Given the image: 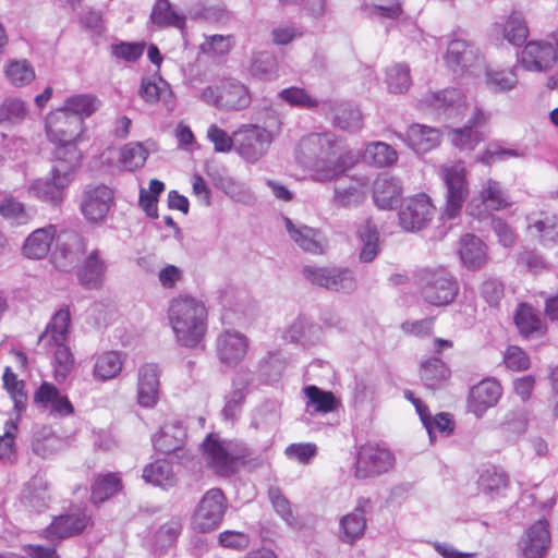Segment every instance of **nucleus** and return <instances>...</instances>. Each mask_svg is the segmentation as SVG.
Returning <instances> with one entry per match:
<instances>
[{"label": "nucleus", "instance_id": "1", "mask_svg": "<svg viewBox=\"0 0 558 558\" xmlns=\"http://www.w3.org/2000/svg\"><path fill=\"white\" fill-rule=\"evenodd\" d=\"M296 161L314 171L318 182L338 180L349 168L345 156H337L331 133H312L301 138L295 150Z\"/></svg>", "mask_w": 558, "mask_h": 558}, {"label": "nucleus", "instance_id": "2", "mask_svg": "<svg viewBox=\"0 0 558 558\" xmlns=\"http://www.w3.org/2000/svg\"><path fill=\"white\" fill-rule=\"evenodd\" d=\"M207 310L204 303L189 295H180L171 301L169 319L179 343L195 348L206 331Z\"/></svg>", "mask_w": 558, "mask_h": 558}, {"label": "nucleus", "instance_id": "3", "mask_svg": "<svg viewBox=\"0 0 558 558\" xmlns=\"http://www.w3.org/2000/svg\"><path fill=\"white\" fill-rule=\"evenodd\" d=\"M80 166L78 155L74 150H71L69 159L53 157L49 177L32 181L28 193L41 202L59 206L64 201L66 190Z\"/></svg>", "mask_w": 558, "mask_h": 558}, {"label": "nucleus", "instance_id": "4", "mask_svg": "<svg viewBox=\"0 0 558 558\" xmlns=\"http://www.w3.org/2000/svg\"><path fill=\"white\" fill-rule=\"evenodd\" d=\"M84 121L77 114L69 112L63 108L51 112L46 120V132L48 138L56 144L53 157L69 159L71 150L78 155L81 163L82 154L76 147V140L81 136Z\"/></svg>", "mask_w": 558, "mask_h": 558}, {"label": "nucleus", "instance_id": "5", "mask_svg": "<svg viewBox=\"0 0 558 558\" xmlns=\"http://www.w3.org/2000/svg\"><path fill=\"white\" fill-rule=\"evenodd\" d=\"M417 286L422 299L433 306L452 303L459 292L457 279L442 267L421 270L417 275Z\"/></svg>", "mask_w": 558, "mask_h": 558}, {"label": "nucleus", "instance_id": "6", "mask_svg": "<svg viewBox=\"0 0 558 558\" xmlns=\"http://www.w3.org/2000/svg\"><path fill=\"white\" fill-rule=\"evenodd\" d=\"M206 465L217 475L231 476L235 473L242 450L232 440H222L217 434H208L201 445Z\"/></svg>", "mask_w": 558, "mask_h": 558}, {"label": "nucleus", "instance_id": "7", "mask_svg": "<svg viewBox=\"0 0 558 558\" xmlns=\"http://www.w3.org/2000/svg\"><path fill=\"white\" fill-rule=\"evenodd\" d=\"M445 61L457 76L477 77L485 72V59L474 43L454 38L448 44Z\"/></svg>", "mask_w": 558, "mask_h": 558}, {"label": "nucleus", "instance_id": "8", "mask_svg": "<svg viewBox=\"0 0 558 558\" xmlns=\"http://www.w3.org/2000/svg\"><path fill=\"white\" fill-rule=\"evenodd\" d=\"M227 510V499L219 488H211L199 500L193 518L192 526L201 533L216 530Z\"/></svg>", "mask_w": 558, "mask_h": 558}, {"label": "nucleus", "instance_id": "9", "mask_svg": "<svg viewBox=\"0 0 558 558\" xmlns=\"http://www.w3.org/2000/svg\"><path fill=\"white\" fill-rule=\"evenodd\" d=\"M186 428L182 422L172 420L166 422L153 436L154 448L160 453L172 456L180 463H187L192 459L191 452L185 448Z\"/></svg>", "mask_w": 558, "mask_h": 558}, {"label": "nucleus", "instance_id": "10", "mask_svg": "<svg viewBox=\"0 0 558 558\" xmlns=\"http://www.w3.org/2000/svg\"><path fill=\"white\" fill-rule=\"evenodd\" d=\"M86 253V242L76 231H64L57 236V248L51 256L53 266L63 272L77 268Z\"/></svg>", "mask_w": 558, "mask_h": 558}, {"label": "nucleus", "instance_id": "11", "mask_svg": "<svg viewBox=\"0 0 558 558\" xmlns=\"http://www.w3.org/2000/svg\"><path fill=\"white\" fill-rule=\"evenodd\" d=\"M442 173L447 189L442 215L448 219H452L460 214L469 194L465 168L462 163H454L444 168Z\"/></svg>", "mask_w": 558, "mask_h": 558}, {"label": "nucleus", "instance_id": "12", "mask_svg": "<svg viewBox=\"0 0 558 558\" xmlns=\"http://www.w3.org/2000/svg\"><path fill=\"white\" fill-rule=\"evenodd\" d=\"M113 191L105 184L86 185L82 193L81 211L93 223L102 222L113 205Z\"/></svg>", "mask_w": 558, "mask_h": 558}, {"label": "nucleus", "instance_id": "13", "mask_svg": "<svg viewBox=\"0 0 558 558\" xmlns=\"http://www.w3.org/2000/svg\"><path fill=\"white\" fill-rule=\"evenodd\" d=\"M395 465V456L385 448L364 445L355 461V477L368 478L388 472Z\"/></svg>", "mask_w": 558, "mask_h": 558}, {"label": "nucleus", "instance_id": "14", "mask_svg": "<svg viewBox=\"0 0 558 558\" xmlns=\"http://www.w3.org/2000/svg\"><path fill=\"white\" fill-rule=\"evenodd\" d=\"M371 498L360 497L352 512L339 520V539L344 544H354L364 536L366 530V514L373 511Z\"/></svg>", "mask_w": 558, "mask_h": 558}, {"label": "nucleus", "instance_id": "15", "mask_svg": "<svg viewBox=\"0 0 558 558\" xmlns=\"http://www.w3.org/2000/svg\"><path fill=\"white\" fill-rule=\"evenodd\" d=\"M435 213L427 195L421 194L407 201L399 211L400 226L407 231H418L427 226Z\"/></svg>", "mask_w": 558, "mask_h": 558}, {"label": "nucleus", "instance_id": "16", "mask_svg": "<svg viewBox=\"0 0 558 558\" xmlns=\"http://www.w3.org/2000/svg\"><path fill=\"white\" fill-rule=\"evenodd\" d=\"M557 59L553 44L544 40H531L522 50L520 61L527 71L546 72L555 65Z\"/></svg>", "mask_w": 558, "mask_h": 558}, {"label": "nucleus", "instance_id": "17", "mask_svg": "<svg viewBox=\"0 0 558 558\" xmlns=\"http://www.w3.org/2000/svg\"><path fill=\"white\" fill-rule=\"evenodd\" d=\"M108 265L99 250H93L78 265L76 277L80 284L87 290L102 287Z\"/></svg>", "mask_w": 558, "mask_h": 558}, {"label": "nucleus", "instance_id": "18", "mask_svg": "<svg viewBox=\"0 0 558 558\" xmlns=\"http://www.w3.org/2000/svg\"><path fill=\"white\" fill-rule=\"evenodd\" d=\"M549 544L548 522L538 520L527 529L519 542L521 558H544Z\"/></svg>", "mask_w": 558, "mask_h": 558}, {"label": "nucleus", "instance_id": "19", "mask_svg": "<svg viewBox=\"0 0 558 558\" xmlns=\"http://www.w3.org/2000/svg\"><path fill=\"white\" fill-rule=\"evenodd\" d=\"M160 369L154 363H147L138 368L137 401L141 407L154 408L159 400Z\"/></svg>", "mask_w": 558, "mask_h": 558}, {"label": "nucleus", "instance_id": "20", "mask_svg": "<svg viewBox=\"0 0 558 558\" xmlns=\"http://www.w3.org/2000/svg\"><path fill=\"white\" fill-rule=\"evenodd\" d=\"M501 395L502 388L496 379H484L472 387L469 407L476 416H482L489 408L498 403Z\"/></svg>", "mask_w": 558, "mask_h": 558}, {"label": "nucleus", "instance_id": "21", "mask_svg": "<svg viewBox=\"0 0 558 558\" xmlns=\"http://www.w3.org/2000/svg\"><path fill=\"white\" fill-rule=\"evenodd\" d=\"M89 523V517L77 511L66 513L53 519L45 530V535L50 541L63 539L81 534Z\"/></svg>", "mask_w": 558, "mask_h": 558}, {"label": "nucleus", "instance_id": "22", "mask_svg": "<svg viewBox=\"0 0 558 558\" xmlns=\"http://www.w3.org/2000/svg\"><path fill=\"white\" fill-rule=\"evenodd\" d=\"M138 94L147 104L162 102L167 111H173L175 107L173 92L169 83L160 76L143 77Z\"/></svg>", "mask_w": 558, "mask_h": 558}, {"label": "nucleus", "instance_id": "23", "mask_svg": "<svg viewBox=\"0 0 558 558\" xmlns=\"http://www.w3.org/2000/svg\"><path fill=\"white\" fill-rule=\"evenodd\" d=\"M395 135L418 154L429 151L440 143L439 131L423 124H412L405 134L395 133Z\"/></svg>", "mask_w": 558, "mask_h": 558}, {"label": "nucleus", "instance_id": "24", "mask_svg": "<svg viewBox=\"0 0 558 558\" xmlns=\"http://www.w3.org/2000/svg\"><path fill=\"white\" fill-rule=\"evenodd\" d=\"M487 119V116L482 110L475 109L466 125L451 132V143L462 150L474 149V147L483 140L478 128L483 126Z\"/></svg>", "mask_w": 558, "mask_h": 558}, {"label": "nucleus", "instance_id": "25", "mask_svg": "<svg viewBox=\"0 0 558 558\" xmlns=\"http://www.w3.org/2000/svg\"><path fill=\"white\" fill-rule=\"evenodd\" d=\"M402 195V184L398 178L387 174L378 177L373 186V198L381 209H392Z\"/></svg>", "mask_w": 558, "mask_h": 558}, {"label": "nucleus", "instance_id": "26", "mask_svg": "<svg viewBox=\"0 0 558 558\" xmlns=\"http://www.w3.org/2000/svg\"><path fill=\"white\" fill-rule=\"evenodd\" d=\"M57 227L49 225L36 229L25 240L22 251L27 258L40 259L47 256L53 240H57Z\"/></svg>", "mask_w": 558, "mask_h": 558}, {"label": "nucleus", "instance_id": "27", "mask_svg": "<svg viewBox=\"0 0 558 558\" xmlns=\"http://www.w3.org/2000/svg\"><path fill=\"white\" fill-rule=\"evenodd\" d=\"M217 353L227 366H234L244 356V337L233 330H226L217 339Z\"/></svg>", "mask_w": 558, "mask_h": 558}, {"label": "nucleus", "instance_id": "28", "mask_svg": "<svg viewBox=\"0 0 558 558\" xmlns=\"http://www.w3.org/2000/svg\"><path fill=\"white\" fill-rule=\"evenodd\" d=\"M363 185L364 183L353 179L338 181L333 187L332 204L340 208L359 206L365 198Z\"/></svg>", "mask_w": 558, "mask_h": 558}, {"label": "nucleus", "instance_id": "29", "mask_svg": "<svg viewBox=\"0 0 558 558\" xmlns=\"http://www.w3.org/2000/svg\"><path fill=\"white\" fill-rule=\"evenodd\" d=\"M272 136L266 128L257 124L246 125V162L258 161L268 151Z\"/></svg>", "mask_w": 558, "mask_h": 558}, {"label": "nucleus", "instance_id": "30", "mask_svg": "<svg viewBox=\"0 0 558 558\" xmlns=\"http://www.w3.org/2000/svg\"><path fill=\"white\" fill-rule=\"evenodd\" d=\"M34 401L44 407H51V411L60 416L73 413L74 408L68 397L62 396L57 387L49 383H43L36 390Z\"/></svg>", "mask_w": 558, "mask_h": 558}, {"label": "nucleus", "instance_id": "31", "mask_svg": "<svg viewBox=\"0 0 558 558\" xmlns=\"http://www.w3.org/2000/svg\"><path fill=\"white\" fill-rule=\"evenodd\" d=\"M48 488L47 480L41 474H35L25 485L22 502L25 507L40 512L49 500Z\"/></svg>", "mask_w": 558, "mask_h": 558}, {"label": "nucleus", "instance_id": "32", "mask_svg": "<svg viewBox=\"0 0 558 558\" xmlns=\"http://www.w3.org/2000/svg\"><path fill=\"white\" fill-rule=\"evenodd\" d=\"M513 320L520 335L525 338L541 336L545 332V326L538 313L526 303L518 305Z\"/></svg>", "mask_w": 558, "mask_h": 558}, {"label": "nucleus", "instance_id": "33", "mask_svg": "<svg viewBox=\"0 0 558 558\" xmlns=\"http://www.w3.org/2000/svg\"><path fill=\"white\" fill-rule=\"evenodd\" d=\"M71 324V314L68 307L57 311L45 331L39 336L38 343H61L65 342Z\"/></svg>", "mask_w": 558, "mask_h": 558}, {"label": "nucleus", "instance_id": "34", "mask_svg": "<svg viewBox=\"0 0 558 558\" xmlns=\"http://www.w3.org/2000/svg\"><path fill=\"white\" fill-rule=\"evenodd\" d=\"M357 236L362 243L360 262H373L379 253V232L376 223L371 218L365 219L357 228Z\"/></svg>", "mask_w": 558, "mask_h": 558}, {"label": "nucleus", "instance_id": "35", "mask_svg": "<svg viewBox=\"0 0 558 558\" xmlns=\"http://www.w3.org/2000/svg\"><path fill=\"white\" fill-rule=\"evenodd\" d=\"M451 372L438 357H432L421 365V379L430 390L444 388L449 381Z\"/></svg>", "mask_w": 558, "mask_h": 558}, {"label": "nucleus", "instance_id": "36", "mask_svg": "<svg viewBox=\"0 0 558 558\" xmlns=\"http://www.w3.org/2000/svg\"><path fill=\"white\" fill-rule=\"evenodd\" d=\"M145 482L162 488L171 487L175 484V474L172 465L167 459H158L146 465L143 470Z\"/></svg>", "mask_w": 558, "mask_h": 558}, {"label": "nucleus", "instance_id": "37", "mask_svg": "<svg viewBox=\"0 0 558 558\" xmlns=\"http://www.w3.org/2000/svg\"><path fill=\"white\" fill-rule=\"evenodd\" d=\"M527 229L539 238L543 243L558 241V217L541 213L538 217H529Z\"/></svg>", "mask_w": 558, "mask_h": 558}, {"label": "nucleus", "instance_id": "38", "mask_svg": "<svg viewBox=\"0 0 558 558\" xmlns=\"http://www.w3.org/2000/svg\"><path fill=\"white\" fill-rule=\"evenodd\" d=\"M307 398L306 411L310 414L328 413L337 409L338 401L332 392L325 391L314 385L304 388Z\"/></svg>", "mask_w": 558, "mask_h": 558}, {"label": "nucleus", "instance_id": "39", "mask_svg": "<svg viewBox=\"0 0 558 558\" xmlns=\"http://www.w3.org/2000/svg\"><path fill=\"white\" fill-rule=\"evenodd\" d=\"M284 225L290 238L302 250L314 254L323 253L322 244L316 240L317 232L315 229L307 226L296 227L293 225L292 220L287 217L284 218Z\"/></svg>", "mask_w": 558, "mask_h": 558}, {"label": "nucleus", "instance_id": "40", "mask_svg": "<svg viewBox=\"0 0 558 558\" xmlns=\"http://www.w3.org/2000/svg\"><path fill=\"white\" fill-rule=\"evenodd\" d=\"M459 254L462 263L469 268L480 267L486 259L484 243L473 234H465L461 239Z\"/></svg>", "mask_w": 558, "mask_h": 558}, {"label": "nucleus", "instance_id": "41", "mask_svg": "<svg viewBox=\"0 0 558 558\" xmlns=\"http://www.w3.org/2000/svg\"><path fill=\"white\" fill-rule=\"evenodd\" d=\"M333 124L342 130L355 132L362 128V113L350 102H337L332 107Z\"/></svg>", "mask_w": 558, "mask_h": 558}, {"label": "nucleus", "instance_id": "42", "mask_svg": "<svg viewBox=\"0 0 558 558\" xmlns=\"http://www.w3.org/2000/svg\"><path fill=\"white\" fill-rule=\"evenodd\" d=\"M150 21L159 27L183 28L185 25V16L178 13L168 0L156 1L150 13Z\"/></svg>", "mask_w": 558, "mask_h": 558}, {"label": "nucleus", "instance_id": "43", "mask_svg": "<svg viewBox=\"0 0 558 558\" xmlns=\"http://www.w3.org/2000/svg\"><path fill=\"white\" fill-rule=\"evenodd\" d=\"M0 216L19 226L26 225L32 219V215L27 211L24 203L12 194H4L0 199Z\"/></svg>", "mask_w": 558, "mask_h": 558}, {"label": "nucleus", "instance_id": "44", "mask_svg": "<svg viewBox=\"0 0 558 558\" xmlns=\"http://www.w3.org/2000/svg\"><path fill=\"white\" fill-rule=\"evenodd\" d=\"M364 159L378 168L390 167L398 160L395 148L384 142H373L367 145Z\"/></svg>", "mask_w": 558, "mask_h": 558}, {"label": "nucleus", "instance_id": "45", "mask_svg": "<svg viewBox=\"0 0 558 558\" xmlns=\"http://www.w3.org/2000/svg\"><path fill=\"white\" fill-rule=\"evenodd\" d=\"M122 365L119 352H105L97 357L93 373L95 378L99 380L112 379L120 374Z\"/></svg>", "mask_w": 558, "mask_h": 558}, {"label": "nucleus", "instance_id": "46", "mask_svg": "<svg viewBox=\"0 0 558 558\" xmlns=\"http://www.w3.org/2000/svg\"><path fill=\"white\" fill-rule=\"evenodd\" d=\"M385 82L389 93H405L412 84L409 65L407 63H395L388 66Z\"/></svg>", "mask_w": 558, "mask_h": 558}, {"label": "nucleus", "instance_id": "47", "mask_svg": "<svg viewBox=\"0 0 558 558\" xmlns=\"http://www.w3.org/2000/svg\"><path fill=\"white\" fill-rule=\"evenodd\" d=\"M477 484L480 492L493 497L507 488L508 476L497 468H488L481 473Z\"/></svg>", "mask_w": 558, "mask_h": 558}, {"label": "nucleus", "instance_id": "48", "mask_svg": "<svg viewBox=\"0 0 558 558\" xmlns=\"http://www.w3.org/2000/svg\"><path fill=\"white\" fill-rule=\"evenodd\" d=\"M121 478L116 473L99 476L92 486V500L95 504L104 502L121 490Z\"/></svg>", "mask_w": 558, "mask_h": 558}, {"label": "nucleus", "instance_id": "49", "mask_svg": "<svg viewBox=\"0 0 558 558\" xmlns=\"http://www.w3.org/2000/svg\"><path fill=\"white\" fill-rule=\"evenodd\" d=\"M278 63L276 57L267 51L253 54L251 74L259 80L270 81L277 77Z\"/></svg>", "mask_w": 558, "mask_h": 558}, {"label": "nucleus", "instance_id": "50", "mask_svg": "<svg viewBox=\"0 0 558 558\" xmlns=\"http://www.w3.org/2000/svg\"><path fill=\"white\" fill-rule=\"evenodd\" d=\"M99 106V100L90 94H80L68 97L64 101L63 109L84 118L90 117Z\"/></svg>", "mask_w": 558, "mask_h": 558}, {"label": "nucleus", "instance_id": "51", "mask_svg": "<svg viewBox=\"0 0 558 558\" xmlns=\"http://www.w3.org/2000/svg\"><path fill=\"white\" fill-rule=\"evenodd\" d=\"M27 114L25 102L15 97L5 98L0 104V125H14L21 123Z\"/></svg>", "mask_w": 558, "mask_h": 558}, {"label": "nucleus", "instance_id": "52", "mask_svg": "<svg viewBox=\"0 0 558 558\" xmlns=\"http://www.w3.org/2000/svg\"><path fill=\"white\" fill-rule=\"evenodd\" d=\"M504 37L514 46H521L529 36V29L524 17L519 12H513L507 19L504 28Z\"/></svg>", "mask_w": 558, "mask_h": 558}, {"label": "nucleus", "instance_id": "53", "mask_svg": "<svg viewBox=\"0 0 558 558\" xmlns=\"http://www.w3.org/2000/svg\"><path fill=\"white\" fill-rule=\"evenodd\" d=\"M483 204L493 210H500L510 205L508 195L502 190L499 182L487 180L481 192Z\"/></svg>", "mask_w": 558, "mask_h": 558}, {"label": "nucleus", "instance_id": "54", "mask_svg": "<svg viewBox=\"0 0 558 558\" xmlns=\"http://www.w3.org/2000/svg\"><path fill=\"white\" fill-rule=\"evenodd\" d=\"M3 386L10 393L14 409L21 412L26 407L27 395L24 390L25 384L23 380H19L16 374L12 372L11 367H5L3 373Z\"/></svg>", "mask_w": 558, "mask_h": 558}, {"label": "nucleus", "instance_id": "55", "mask_svg": "<svg viewBox=\"0 0 558 558\" xmlns=\"http://www.w3.org/2000/svg\"><path fill=\"white\" fill-rule=\"evenodd\" d=\"M8 80L16 87L29 84L35 78V71L26 60H13L5 69Z\"/></svg>", "mask_w": 558, "mask_h": 558}, {"label": "nucleus", "instance_id": "56", "mask_svg": "<svg viewBox=\"0 0 558 558\" xmlns=\"http://www.w3.org/2000/svg\"><path fill=\"white\" fill-rule=\"evenodd\" d=\"M357 287L354 274L349 268L331 267L328 290L351 293Z\"/></svg>", "mask_w": 558, "mask_h": 558}, {"label": "nucleus", "instance_id": "57", "mask_svg": "<svg viewBox=\"0 0 558 558\" xmlns=\"http://www.w3.org/2000/svg\"><path fill=\"white\" fill-rule=\"evenodd\" d=\"M45 345H56L54 351V377L58 381L64 380L73 368L74 359L70 349L61 343H44Z\"/></svg>", "mask_w": 558, "mask_h": 558}, {"label": "nucleus", "instance_id": "58", "mask_svg": "<svg viewBox=\"0 0 558 558\" xmlns=\"http://www.w3.org/2000/svg\"><path fill=\"white\" fill-rule=\"evenodd\" d=\"M147 157L148 151L141 143H130L121 149V161L129 171L143 167Z\"/></svg>", "mask_w": 558, "mask_h": 558}, {"label": "nucleus", "instance_id": "59", "mask_svg": "<svg viewBox=\"0 0 558 558\" xmlns=\"http://www.w3.org/2000/svg\"><path fill=\"white\" fill-rule=\"evenodd\" d=\"M278 97L293 107L313 109L318 106L317 99L313 98L304 88L289 87L279 92Z\"/></svg>", "mask_w": 558, "mask_h": 558}, {"label": "nucleus", "instance_id": "60", "mask_svg": "<svg viewBox=\"0 0 558 558\" xmlns=\"http://www.w3.org/2000/svg\"><path fill=\"white\" fill-rule=\"evenodd\" d=\"M268 498L275 511L287 522V524L293 526L298 523V519L291 509L290 501L282 494L279 487L270 486L268 488Z\"/></svg>", "mask_w": 558, "mask_h": 558}, {"label": "nucleus", "instance_id": "61", "mask_svg": "<svg viewBox=\"0 0 558 558\" xmlns=\"http://www.w3.org/2000/svg\"><path fill=\"white\" fill-rule=\"evenodd\" d=\"M486 84L494 92H504L513 88L517 84L515 74L511 71H487L485 66Z\"/></svg>", "mask_w": 558, "mask_h": 558}, {"label": "nucleus", "instance_id": "62", "mask_svg": "<svg viewBox=\"0 0 558 558\" xmlns=\"http://www.w3.org/2000/svg\"><path fill=\"white\" fill-rule=\"evenodd\" d=\"M424 427L428 433L430 441H433L436 432L445 436L451 435L454 429V422L449 413L442 412L425 422Z\"/></svg>", "mask_w": 558, "mask_h": 558}, {"label": "nucleus", "instance_id": "63", "mask_svg": "<svg viewBox=\"0 0 558 558\" xmlns=\"http://www.w3.org/2000/svg\"><path fill=\"white\" fill-rule=\"evenodd\" d=\"M144 48L145 44L122 41L111 46V53L117 59L135 62L142 57Z\"/></svg>", "mask_w": 558, "mask_h": 558}, {"label": "nucleus", "instance_id": "64", "mask_svg": "<svg viewBox=\"0 0 558 558\" xmlns=\"http://www.w3.org/2000/svg\"><path fill=\"white\" fill-rule=\"evenodd\" d=\"M529 411L519 407L509 411L505 417L504 426L514 434H523L527 428Z\"/></svg>", "mask_w": 558, "mask_h": 558}]
</instances>
